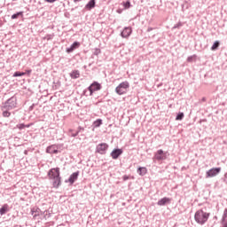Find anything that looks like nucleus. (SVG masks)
Listing matches in <instances>:
<instances>
[{
  "label": "nucleus",
  "instance_id": "1",
  "mask_svg": "<svg viewBox=\"0 0 227 227\" xmlns=\"http://www.w3.org/2000/svg\"><path fill=\"white\" fill-rule=\"evenodd\" d=\"M208 217H210V213H207L203 211V209H200L196 211L194 215V219L198 224L203 226L207 221H208Z\"/></svg>",
  "mask_w": 227,
  "mask_h": 227
},
{
  "label": "nucleus",
  "instance_id": "2",
  "mask_svg": "<svg viewBox=\"0 0 227 227\" xmlns=\"http://www.w3.org/2000/svg\"><path fill=\"white\" fill-rule=\"evenodd\" d=\"M3 109H7L12 111V109H17V96H12L8 98L5 102L2 103Z\"/></svg>",
  "mask_w": 227,
  "mask_h": 227
},
{
  "label": "nucleus",
  "instance_id": "3",
  "mask_svg": "<svg viewBox=\"0 0 227 227\" xmlns=\"http://www.w3.org/2000/svg\"><path fill=\"white\" fill-rule=\"evenodd\" d=\"M128 88H130L129 82H122L115 88V93L117 95H125Z\"/></svg>",
  "mask_w": 227,
  "mask_h": 227
},
{
  "label": "nucleus",
  "instance_id": "4",
  "mask_svg": "<svg viewBox=\"0 0 227 227\" xmlns=\"http://www.w3.org/2000/svg\"><path fill=\"white\" fill-rule=\"evenodd\" d=\"M109 150V145L107 143H101L96 146V153L99 155H106Z\"/></svg>",
  "mask_w": 227,
  "mask_h": 227
},
{
  "label": "nucleus",
  "instance_id": "5",
  "mask_svg": "<svg viewBox=\"0 0 227 227\" xmlns=\"http://www.w3.org/2000/svg\"><path fill=\"white\" fill-rule=\"evenodd\" d=\"M153 160H166V159H168V152H164V150L160 149L158 150L153 156Z\"/></svg>",
  "mask_w": 227,
  "mask_h": 227
},
{
  "label": "nucleus",
  "instance_id": "6",
  "mask_svg": "<svg viewBox=\"0 0 227 227\" xmlns=\"http://www.w3.org/2000/svg\"><path fill=\"white\" fill-rule=\"evenodd\" d=\"M60 148H61V145H59V144L49 145L46 148V153L58 155V153H59Z\"/></svg>",
  "mask_w": 227,
  "mask_h": 227
},
{
  "label": "nucleus",
  "instance_id": "7",
  "mask_svg": "<svg viewBox=\"0 0 227 227\" xmlns=\"http://www.w3.org/2000/svg\"><path fill=\"white\" fill-rule=\"evenodd\" d=\"M221 173V167L213 168L206 172V178H214Z\"/></svg>",
  "mask_w": 227,
  "mask_h": 227
},
{
  "label": "nucleus",
  "instance_id": "8",
  "mask_svg": "<svg viewBox=\"0 0 227 227\" xmlns=\"http://www.w3.org/2000/svg\"><path fill=\"white\" fill-rule=\"evenodd\" d=\"M81 172H79V170H77L76 172H74L73 174L70 175L68 179L65 180L66 184H70V185H74V184H75V182H77V178H79V175Z\"/></svg>",
  "mask_w": 227,
  "mask_h": 227
},
{
  "label": "nucleus",
  "instance_id": "9",
  "mask_svg": "<svg viewBox=\"0 0 227 227\" xmlns=\"http://www.w3.org/2000/svg\"><path fill=\"white\" fill-rule=\"evenodd\" d=\"M121 155H123V149L120 148H114L110 153V157H112L114 160H118Z\"/></svg>",
  "mask_w": 227,
  "mask_h": 227
},
{
  "label": "nucleus",
  "instance_id": "10",
  "mask_svg": "<svg viewBox=\"0 0 227 227\" xmlns=\"http://www.w3.org/2000/svg\"><path fill=\"white\" fill-rule=\"evenodd\" d=\"M47 176L49 179L61 176V172L59 171V168L57 167V168H51L47 173Z\"/></svg>",
  "mask_w": 227,
  "mask_h": 227
},
{
  "label": "nucleus",
  "instance_id": "11",
  "mask_svg": "<svg viewBox=\"0 0 227 227\" xmlns=\"http://www.w3.org/2000/svg\"><path fill=\"white\" fill-rule=\"evenodd\" d=\"M49 180L51 181L53 189H59V187H61V176L51 177Z\"/></svg>",
  "mask_w": 227,
  "mask_h": 227
},
{
  "label": "nucleus",
  "instance_id": "12",
  "mask_svg": "<svg viewBox=\"0 0 227 227\" xmlns=\"http://www.w3.org/2000/svg\"><path fill=\"white\" fill-rule=\"evenodd\" d=\"M130 35H132V27H125L121 32V38H129Z\"/></svg>",
  "mask_w": 227,
  "mask_h": 227
},
{
  "label": "nucleus",
  "instance_id": "13",
  "mask_svg": "<svg viewBox=\"0 0 227 227\" xmlns=\"http://www.w3.org/2000/svg\"><path fill=\"white\" fill-rule=\"evenodd\" d=\"M80 47H81V43L75 41L71 44V46L69 48L66 49V52H67V54H70V53L74 52V51H75V49H79Z\"/></svg>",
  "mask_w": 227,
  "mask_h": 227
},
{
  "label": "nucleus",
  "instance_id": "14",
  "mask_svg": "<svg viewBox=\"0 0 227 227\" xmlns=\"http://www.w3.org/2000/svg\"><path fill=\"white\" fill-rule=\"evenodd\" d=\"M168 203H171V199L164 197L157 202V205H159V207H164L165 205H168Z\"/></svg>",
  "mask_w": 227,
  "mask_h": 227
},
{
  "label": "nucleus",
  "instance_id": "15",
  "mask_svg": "<svg viewBox=\"0 0 227 227\" xmlns=\"http://www.w3.org/2000/svg\"><path fill=\"white\" fill-rule=\"evenodd\" d=\"M89 87L95 91H100L102 90V84L98 83V82H93Z\"/></svg>",
  "mask_w": 227,
  "mask_h": 227
},
{
  "label": "nucleus",
  "instance_id": "16",
  "mask_svg": "<svg viewBox=\"0 0 227 227\" xmlns=\"http://www.w3.org/2000/svg\"><path fill=\"white\" fill-rule=\"evenodd\" d=\"M10 212V206L8 204H4L0 208V215H4Z\"/></svg>",
  "mask_w": 227,
  "mask_h": 227
},
{
  "label": "nucleus",
  "instance_id": "17",
  "mask_svg": "<svg viewBox=\"0 0 227 227\" xmlns=\"http://www.w3.org/2000/svg\"><path fill=\"white\" fill-rule=\"evenodd\" d=\"M96 4H97V0H90L88 4L85 5V9L89 11L93 10Z\"/></svg>",
  "mask_w": 227,
  "mask_h": 227
},
{
  "label": "nucleus",
  "instance_id": "18",
  "mask_svg": "<svg viewBox=\"0 0 227 227\" xmlns=\"http://www.w3.org/2000/svg\"><path fill=\"white\" fill-rule=\"evenodd\" d=\"M137 173L140 176H145V175H146V173H148V169L146 168V167H139L137 169Z\"/></svg>",
  "mask_w": 227,
  "mask_h": 227
},
{
  "label": "nucleus",
  "instance_id": "19",
  "mask_svg": "<svg viewBox=\"0 0 227 227\" xmlns=\"http://www.w3.org/2000/svg\"><path fill=\"white\" fill-rule=\"evenodd\" d=\"M69 76L71 79H79L81 77V72L79 70H73L70 74Z\"/></svg>",
  "mask_w": 227,
  "mask_h": 227
},
{
  "label": "nucleus",
  "instance_id": "20",
  "mask_svg": "<svg viewBox=\"0 0 227 227\" xmlns=\"http://www.w3.org/2000/svg\"><path fill=\"white\" fill-rule=\"evenodd\" d=\"M1 111H3L2 116L4 118H10L12 116V113H10V111H12V110L3 108V106H1Z\"/></svg>",
  "mask_w": 227,
  "mask_h": 227
},
{
  "label": "nucleus",
  "instance_id": "21",
  "mask_svg": "<svg viewBox=\"0 0 227 227\" xmlns=\"http://www.w3.org/2000/svg\"><path fill=\"white\" fill-rule=\"evenodd\" d=\"M102 123H103L102 119H97L96 121H93L92 127H94V129H98V127H100Z\"/></svg>",
  "mask_w": 227,
  "mask_h": 227
},
{
  "label": "nucleus",
  "instance_id": "22",
  "mask_svg": "<svg viewBox=\"0 0 227 227\" xmlns=\"http://www.w3.org/2000/svg\"><path fill=\"white\" fill-rule=\"evenodd\" d=\"M19 17H24V12H18L11 16V19L12 20H15L16 19H19Z\"/></svg>",
  "mask_w": 227,
  "mask_h": 227
},
{
  "label": "nucleus",
  "instance_id": "23",
  "mask_svg": "<svg viewBox=\"0 0 227 227\" xmlns=\"http://www.w3.org/2000/svg\"><path fill=\"white\" fill-rule=\"evenodd\" d=\"M219 45H221V42L215 41L211 46V51H217V49H219Z\"/></svg>",
  "mask_w": 227,
  "mask_h": 227
},
{
  "label": "nucleus",
  "instance_id": "24",
  "mask_svg": "<svg viewBox=\"0 0 227 227\" xmlns=\"http://www.w3.org/2000/svg\"><path fill=\"white\" fill-rule=\"evenodd\" d=\"M40 212L42 213V209L39 207H33L30 211V214L31 215H35V214H40Z\"/></svg>",
  "mask_w": 227,
  "mask_h": 227
},
{
  "label": "nucleus",
  "instance_id": "25",
  "mask_svg": "<svg viewBox=\"0 0 227 227\" xmlns=\"http://www.w3.org/2000/svg\"><path fill=\"white\" fill-rule=\"evenodd\" d=\"M26 75V73L20 72V71H16L13 74L12 77H22Z\"/></svg>",
  "mask_w": 227,
  "mask_h": 227
},
{
  "label": "nucleus",
  "instance_id": "26",
  "mask_svg": "<svg viewBox=\"0 0 227 227\" xmlns=\"http://www.w3.org/2000/svg\"><path fill=\"white\" fill-rule=\"evenodd\" d=\"M122 4H123L125 10H129V8H130L132 6V4H130V0L123 2Z\"/></svg>",
  "mask_w": 227,
  "mask_h": 227
},
{
  "label": "nucleus",
  "instance_id": "27",
  "mask_svg": "<svg viewBox=\"0 0 227 227\" xmlns=\"http://www.w3.org/2000/svg\"><path fill=\"white\" fill-rule=\"evenodd\" d=\"M184 113L179 112V113L176 114V120L178 121H180L184 120Z\"/></svg>",
  "mask_w": 227,
  "mask_h": 227
},
{
  "label": "nucleus",
  "instance_id": "28",
  "mask_svg": "<svg viewBox=\"0 0 227 227\" xmlns=\"http://www.w3.org/2000/svg\"><path fill=\"white\" fill-rule=\"evenodd\" d=\"M196 58H198V56H196V55L190 56L187 58V62L192 63V61H195Z\"/></svg>",
  "mask_w": 227,
  "mask_h": 227
},
{
  "label": "nucleus",
  "instance_id": "29",
  "mask_svg": "<svg viewBox=\"0 0 227 227\" xmlns=\"http://www.w3.org/2000/svg\"><path fill=\"white\" fill-rule=\"evenodd\" d=\"M69 132L71 133V137H77L79 136V131L74 132V129H70Z\"/></svg>",
  "mask_w": 227,
  "mask_h": 227
},
{
  "label": "nucleus",
  "instance_id": "30",
  "mask_svg": "<svg viewBox=\"0 0 227 227\" xmlns=\"http://www.w3.org/2000/svg\"><path fill=\"white\" fill-rule=\"evenodd\" d=\"M182 26H184V23H182L181 21H179L177 24H176L173 27V29H180L182 27Z\"/></svg>",
  "mask_w": 227,
  "mask_h": 227
},
{
  "label": "nucleus",
  "instance_id": "31",
  "mask_svg": "<svg viewBox=\"0 0 227 227\" xmlns=\"http://www.w3.org/2000/svg\"><path fill=\"white\" fill-rule=\"evenodd\" d=\"M88 91H89V97H93V93H95V90H92L91 87H88L87 88Z\"/></svg>",
  "mask_w": 227,
  "mask_h": 227
},
{
  "label": "nucleus",
  "instance_id": "32",
  "mask_svg": "<svg viewBox=\"0 0 227 227\" xmlns=\"http://www.w3.org/2000/svg\"><path fill=\"white\" fill-rule=\"evenodd\" d=\"M16 127L20 130H23V129H26V124H24V123L17 124Z\"/></svg>",
  "mask_w": 227,
  "mask_h": 227
},
{
  "label": "nucleus",
  "instance_id": "33",
  "mask_svg": "<svg viewBox=\"0 0 227 227\" xmlns=\"http://www.w3.org/2000/svg\"><path fill=\"white\" fill-rule=\"evenodd\" d=\"M47 212H48L47 210L41 212V215H44V217H51V213H47Z\"/></svg>",
  "mask_w": 227,
  "mask_h": 227
},
{
  "label": "nucleus",
  "instance_id": "34",
  "mask_svg": "<svg viewBox=\"0 0 227 227\" xmlns=\"http://www.w3.org/2000/svg\"><path fill=\"white\" fill-rule=\"evenodd\" d=\"M102 51H100V49L96 48L93 54L94 56H98V54H100Z\"/></svg>",
  "mask_w": 227,
  "mask_h": 227
},
{
  "label": "nucleus",
  "instance_id": "35",
  "mask_svg": "<svg viewBox=\"0 0 227 227\" xmlns=\"http://www.w3.org/2000/svg\"><path fill=\"white\" fill-rule=\"evenodd\" d=\"M222 220L227 221V208H225L224 211H223V215Z\"/></svg>",
  "mask_w": 227,
  "mask_h": 227
},
{
  "label": "nucleus",
  "instance_id": "36",
  "mask_svg": "<svg viewBox=\"0 0 227 227\" xmlns=\"http://www.w3.org/2000/svg\"><path fill=\"white\" fill-rule=\"evenodd\" d=\"M33 72V70L32 69H27L25 72H24V74H25V75H27L28 77H29V75H31V73Z\"/></svg>",
  "mask_w": 227,
  "mask_h": 227
},
{
  "label": "nucleus",
  "instance_id": "37",
  "mask_svg": "<svg viewBox=\"0 0 227 227\" xmlns=\"http://www.w3.org/2000/svg\"><path fill=\"white\" fill-rule=\"evenodd\" d=\"M84 97H90V92L88 91V89H85L83 91H82V94Z\"/></svg>",
  "mask_w": 227,
  "mask_h": 227
},
{
  "label": "nucleus",
  "instance_id": "38",
  "mask_svg": "<svg viewBox=\"0 0 227 227\" xmlns=\"http://www.w3.org/2000/svg\"><path fill=\"white\" fill-rule=\"evenodd\" d=\"M76 132H84V128L83 127H81V126H79L78 127V129H77V131Z\"/></svg>",
  "mask_w": 227,
  "mask_h": 227
},
{
  "label": "nucleus",
  "instance_id": "39",
  "mask_svg": "<svg viewBox=\"0 0 227 227\" xmlns=\"http://www.w3.org/2000/svg\"><path fill=\"white\" fill-rule=\"evenodd\" d=\"M129 178H130V176H127V175H125V176H122V180H123L124 182H127V180H129Z\"/></svg>",
  "mask_w": 227,
  "mask_h": 227
},
{
  "label": "nucleus",
  "instance_id": "40",
  "mask_svg": "<svg viewBox=\"0 0 227 227\" xmlns=\"http://www.w3.org/2000/svg\"><path fill=\"white\" fill-rule=\"evenodd\" d=\"M222 226L227 227V220H225V221L222 220Z\"/></svg>",
  "mask_w": 227,
  "mask_h": 227
},
{
  "label": "nucleus",
  "instance_id": "41",
  "mask_svg": "<svg viewBox=\"0 0 227 227\" xmlns=\"http://www.w3.org/2000/svg\"><path fill=\"white\" fill-rule=\"evenodd\" d=\"M33 215V219H36V217H38V215H40V213L32 215Z\"/></svg>",
  "mask_w": 227,
  "mask_h": 227
},
{
  "label": "nucleus",
  "instance_id": "42",
  "mask_svg": "<svg viewBox=\"0 0 227 227\" xmlns=\"http://www.w3.org/2000/svg\"><path fill=\"white\" fill-rule=\"evenodd\" d=\"M45 3H56L58 0H44Z\"/></svg>",
  "mask_w": 227,
  "mask_h": 227
},
{
  "label": "nucleus",
  "instance_id": "43",
  "mask_svg": "<svg viewBox=\"0 0 227 227\" xmlns=\"http://www.w3.org/2000/svg\"><path fill=\"white\" fill-rule=\"evenodd\" d=\"M33 123L25 124V129H29V127H32Z\"/></svg>",
  "mask_w": 227,
  "mask_h": 227
},
{
  "label": "nucleus",
  "instance_id": "44",
  "mask_svg": "<svg viewBox=\"0 0 227 227\" xmlns=\"http://www.w3.org/2000/svg\"><path fill=\"white\" fill-rule=\"evenodd\" d=\"M223 182H224L225 184H227V173L224 175Z\"/></svg>",
  "mask_w": 227,
  "mask_h": 227
},
{
  "label": "nucleus",
  "instance_id": "45",
  "mask_svg": "<svg viewBox=\"0 0 227 227\" xmlns=\"http://www.w3.org/2000/svg\"><path fill=\"white\" fill-rule=\"evenodd\" d=\"M33 109H35V105L30 106L29 111H33Z\"/></svg>",
  "mask_w": 227,
  "mask_h": 227
},
{
  "label": "nucleus",
  "instance_id": "46",
  "mask_svg": "<svg viewBox=\"0 0 227 227\" xmlns=\"http://www.w3.org/2000/svg\"><path fill=\"white\" fill-rule=\"evenodd\" d=\"M150 31H153V28L149 27V28L147 29V32L150 33Z\"/></svg>",
  "mask_w": 227,
  "mask_h": 227
},
{
  "label": "nucleus",
  "instance_id": "47",
  "mask_svg": "<svg viewBox=\"0 0 227 227\" xmlns=\"http://www.w3.org/2000/svg\"><path fill=\"white\" fill-rule=\"evenodd\" d=\"M201 101L202 102H207V98H202Z\"/></svg>",
  "mask_w": 227,
  "mask_h": 227
},
{
  "label": "nucleus",
  "instance_id": "48",
  "mask_svg": "<svg viewBox=\"0 0 227 227\" xmlns=\"http://www.w3.org/2000/svg\"><path fill=\"white\" fill-rule=\"evenodd\" d=\"M0 27H3V20H0Z\"/></svg>",
  "mask_w": 227,
  "mask_h": 227
},
{
  "label": "nucleus",
  "instance_id": "49",
  "mask_svg": "<svg viewBox=\"0 0 227 227\" xmlns=\"http://www.w3.org/2000/svg\"><path fill=\"white\" fill-rule=\"evenodd\" d=\"M80 1H82V0H74V3H80Z\"/></svg>",
  "mask_w": 227,
  "mask_h": 227
},
{
  "label": "nucleus",
  "instance_id": "50",
  "mask_svg": "<svg viewBox=\"0 0 227 227\" xmlns=\"http://www.w3.org/2000/svg\"><path fill=\"white\" fill-rule=\"evenodd\" d=\"M25 155H27V150L24 151Z\"/></svg>",
  "mask_w": 227,
  "mask_h": 227
},
{
  "label": "nucleus",
  "instance_id": "51",
  "mask_svg": "<svg viewBox=\"0 0 227 227\" xmlns=\"http://www.w3.org/2000/svg\"><path fill=\"white\" fill-rule=\"evenodd\" d=\"M12 1H17V0H12Z\"/></svg>",
  "mask_w": 227,
  "mask_h": 227
},
{
  "label": "nucleus",
  "instance_id": "52",
  "mask_svg": "<svg viewBox=\"0 0 227 227\" xmlns=\"http://www.w3.org/2000/svg\"><path fill=\"white\" fill-rule=\"evenodd\" d=\"M84 68H86V66H84Z\"/></svg>",
  "mask_w": 227,
  "mask_h": 227
}]
</instances>
